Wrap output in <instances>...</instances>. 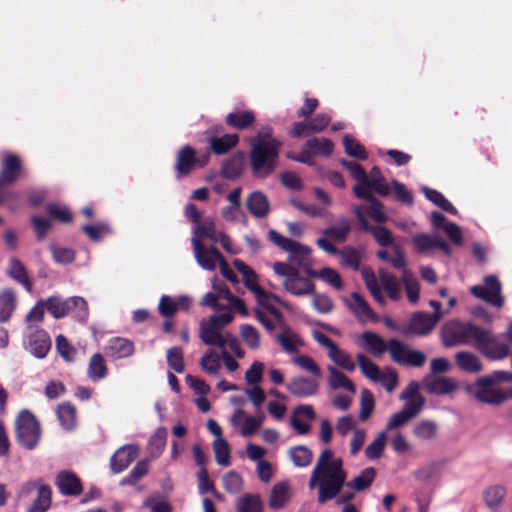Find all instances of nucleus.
<instances>
[{
    "mask_svg": "<svg viewBox=\"0 0 512 512\" xmlns=\"http://www.w3.org/2000/svg\"><path fill=\"white\" fill-rule=\"evenodd\" d=\"M139 449L135 445H125L119 448L111 458V469L115 473L125 470L138 456Z\"/></svg>",
    "mask_w": 512,
    "mask_h": 512,
    "instance_id": "obj_26",
    "label": "nucleus"
},
{
    "mask_svg": "<svg viewBox=\"0 0 512 512\" xmlns=\"http://www.w3.org/2000/svg\"><path fill=\"white\" fill-rule=\"evenodd\" d=\"M16 308V296L12 289L0 292V323L9 320Z\"/></svg>",
    "mask_w": 512,
    "mask_h": 512,
    "instance_id": "obj_40",
    "label": "nucleus"
},
{
    "mask_svg": "<svg viewBox=\"0 0 512 512\" xmlns=\"http://www.w3.org/2000/svg\"><path fill=\"white\" fill-rule=\"evenodd\" d=\"M361 275L367 289L370 291L373 298L378 303L383 305L385 303V298L382 294L376 274L372 270L365 268L362 270Z\"/></svg>",
    "mask_w": 512,
    "mask_h": 512,
    "instance_id": "obj_46",
    "label": "nucleus"
},
{
    "mask_svg": "<svg viewBox=\"0 0 512 512\" xmlns=\"http://www.w3.org/2000/svg\"><path fill=\"white\" fill-rule=\"evenodd\" d=\"M439 239L436 235L421 233L413 236L412 242L419 252L428 253L437 248Z\"/></svg>",
    "mask_w": 512,
    "mask_h": 512,
    "instance_id": "obj_56",
    "label": "nucleus"
},
{
    "mask_svg": "<svg viewBox=\"0 0 512 512\" xmlns=\"http://www.w3.org/2000/svg\"><path fill=\"white\" fill-rule=\"evenodd\" d=\"M506 491L502 486L495 485L487 488L483 493L485 504L491 510H497L502 504Z\"/></svg>",
    "mask_w": 512,
    "mask_h": 512,
    "instance_id": "obj_51",
    "label": "nucleus"
},
{
    "mask_svg": "<svg viewBox=\"0 0 512 512\" xmlns=\"http://www.w3.org/2000/svg\"><path fill=\"white\" fill-rule=\"evenodd\" d=\"M378 274L382 288L387 292L391 299L397 300L399 298V285L397 279L384 269H380Z\"/></svg>",
    "mask_w": 512,
    "mask_h": 512,
    "instance_id": "obj_57",
    "label": "nucleus"
},
{
    "mask_svg": "<svg viewBox=\"0 0 512 512\" xmlns=\"http://www.w3.org/2000/svg\"><path fill=\"white\" fill-rule=\"evenodd\" d=\"M208 161L206 157L203 161H198L195 156V150L189 146H183L177 153L175 169L179 176L189 174L195 167H202Z\"/></svg>",
    "mask_w": 512,
    "mask_h": 512,
    "instance_id": "obj_22",
    "label": "nucleus"
},
{
    "mask_svg": "<svg viewBox=\"0 0 512 512\" xmlns=\"http://www.w3.org/2000/svg\"><path fill=\"white\" fill-rule=\"evenodd\" d=\"M7 274L15 281L22 284L28 292L32 291V284L28 279L24 264L17 258H10Z\"/></svg>",
    "mask_w": 512,
    "mask_h": 512,
    "instance_id": "obj_38",
    "label": "nucleus"
},
{
    "mask_svg": "<svg viewBox=\"0 0 512 512\" xmlns=\"http://www.w3.org/2000/svg\"><path fill=\"white\" fill-rule=\"evenodd\" d=\"M191 302V299L187 296L172 298L170 296L163 295L159 301L158 310L161 315L170 317L178 310H188L191 306Z\"/></svg>",
    "mask_w": 512,
    "mask_h": 512,
    "instance_id": "obj_30",
    "label": "nucleus"
},
{
    "mask_svg": "<svg viewBox=\"0 0 512 512\" xmlns=\"http://www.w3.org/2000/svg\"><path fill=\"white\" fill-rule=\"evenodd\" d=\"M192 247L196 262L204 270H215L224 259L214 244L206 246L205 244H199L198 241L195 240L193 241Z\"/></svg>",
    "mask_w": 512,
    "mask_h": 512,
    "instance_id": "obj_15",
    "label": "nucleus"
},
{
    "mask_svg": "<svg viewBox=\"0 0 512 512\" xmlns=\"http://www.w3.org/2000/svg\"><path fill=\"white\" fill-rule=\"evenodd\" d=\"M268 239L277 247L289 253V260L297 265H305L312 253V249L300 242L289 239L275 230L268 232Z\"/></svg>",
    "mask_w": 512,
    "mask_h": 512,
    "instance_id": "obj_12",
    "label": "nucleus"
},
{
    "mask_svg": "<svg viewBox=\"0 0 512 512\" xmlns=\"http://www.w3.org/2000/svg\"><path fill=\"white\" fill-rule=\"evenodd\" d=\"M212 287L215 290V294H217L220 299H225L228 301L227 311L234 309L240 312L242 315L248 314L245 303L240 298L234 296L225 284H219L217 283L216 279L213 278Z\"/></svg>",
    "mask_w": 512,
    "mask_h": 512,
    "instance_id": "obj_35",
    "label": "nucleus"
},
{
    "mask_svg": "<svg viewBox=\"0 0 512 512\" xmlns=\"http://www.w3.org/2000/svg\"><path fill=\"white\" fill-rule=\"evenodd\" d=\"M51 506V489L47 485H40L37 498L31 504L28 512H46Z\"/></svg>",
    "mask_w": 512,
    "mask_h": 512,
    "instance_id": "obj_49",
    "label": "nucleus"
},
{
    "mask_svg": "<svg viewBox=\"0 0 512 512\" xmlns=\"http://www.w3.org/2000/svg\"><path fill=\"white\" fill-rule=\"evenodd\" d=\"M167 441V430L163 427L157 429V431L151 436L149 440V447L151 450V456L158 457L165 449Z\"/></svg>",
    "mask_w": 512,
    "mask_h": 512,
    "instance_id": "obj_62",
    "label": "nucleus"
},
{
    "mask_svg": "<svg viewBox=\"0 0 512 512\" xmlns=\"http://www.w3.org/2000/svg\"><path fill=\"white\" fill-rule=\"evenodd\" d=\"M289 457L296 467H307L312 463L313 453L304 445L295 446L289 449Z\"/></svg>",
    "mask_w": 512,
    "mask_h": 512,
    "instance_id": "obj_44",
    "label": "nucleus"
},
{
    "mask_svg": "<svg viewBox=\"0 0 512 512\" xmlns=\"http://www.w3.org/2000/svg\"><path fill=\"white\" fill-rule=\"evenodd\" d=\"M57 416L65 430H72L76 425V410L69 403H62L57 408Z\"/></svg>",
    "mask_w": 512,
    "mask_h": 512,
    "instance_id": "obj_50",
    "label": "nucleus"
},
{
    "mask_svg": "<svg viewBox=\"0 0 512 512\" xmlns=\"http://www.w3.org/2000/svg\"><path fill=\"white\" fill-rule=\"evenodd\" d=\"M213 451L215 460L219 465L225 467L230 465V446L225 439H215L213 442Z\"/></svg>",
    "mask_w": 512,
    "mask_h": 512,
    "instance_id": "obj_61",
    "label": "nucleus"
},
{
    "mask_svg": "<svg viewBox=\"0 0 512 512\" xmlns=\"http://www.w3.org/2000/svg\"><path fill=\"white\" fill-rule=\"evenodd\" d=\"M342 165L347 169L350 175L356 180L357 184L353 187V193L356 196H364V188L367 185V173L356 162L343 160Z\"/></svg>",
    "mask_w": 512,
    "mask_h": 512,
    "instance_id": "obj_37",
    "label": "nucleus"
},
{
    "mask_svg": "<svg viewBox=\"0 0 512 512\" xmlns=\"http://www.w3.org/2000/svg\"><path fill=\"white\" fill-rule=\"evenodd\" d=\"M361 339L362 347L374 356H379L388 350V345L386 346L383 339L375 333L364 332Z\"/></svg>",
    "mask_w": 512,
    "mask_h": 512,
    "instance_id": "obj_41",
    "label": "nucleus"
},
{
    "mask_svg": "<svg viewBox=\"0 0 512 512\" xmlns=\"http://www.w3.org/2000/svg\"><path fill=\"white\" fill-rule=\"evenodd\" d=\"M422 191L429 201L434 203L436 206L441 208L443 211L450 213L452 215H457V213H458L457 209L453 206V204L450 201H448L444 197L443 194H441L437 190L430 189L428 187H423Z\"/></svg>",
    "mask_w": 512,
    "mask_h": 512,
    "instance_id": "obj_48",
    "label": "nucleus"
},
{
    "mask_svg": "<svg viewBox=\"0 0 512 512\" xmlns=\"http://www.w3.org/2000/svg\"><path fill=\"white\" fill-rule=\"evenodd\" d=\"M250 145L253 174L257 178H266L276 168L281 143L272 137V128L264 126L250 139Z\"/></svg>",
    "mask_w": 512,
    "mask_h": 512,
    "instance_id": "obj_2",
    "label": "nucleus"
},
{
    "mask_svg": "<svg viewBox=\"0 0 512 512\" xmlns=\"http://www.w3.org/2000/svg\"><path fill=\"white\" fill-rule=\"evenodd\" d=\"M386 441V431L379 432L376 438L365 448V456L370 460L378 459L384 451Z\"/></svg>",
    "mask_w": 512,
    "mask_h": 512,
    "instance_id": "obj_59",
    "label": "nucleus"
},
{
    "mask_svg": "<svg viewBox=\"0 0 512 512\" xmlns=\"http://www.w3.org/2000/svg\"><path fill=\"white\" fill-rule=\"evenodd\" d=\"M328 377L327 383L333 390L343 389L352 395L356 393V387L353 382L344 373L339 371L336 367L329 365L327 367Z\"/></svg>",
    "mask_w": 512,
    "mask_h": 512,
    "instance_id": "obj_36",
    "label": "nucleus"
},
{
    "mask_svg": "<svg viewBox=\"0 0 512 512\" xmlns=\"http://www.w3.org/2000/svg\"><path fill=\"white\" fill-rule=\"evenodd\" d=\"M272 269L281 279V285L287 293L297 297L314 294V284L309 278L300 275L297 268L284 262H275Z\"/></svg>",
    "mask_w": 512,
    "mask_h": 512,
    "instance_id": "obj_5",
    "label": "nucleus"
},
{
    "mask_svg": "<svg viewBox=\"0 0 512 512\" xmlns=\"http://www.w3.org/2000/svg\"><path fill=\"white\" fill-rule=\"evenodd\" d=\"M292 496V489L288 481H280L272 487L269 498L268 506L273 510L283 509L290 501Z\"/></svg>",
    "mask_w": 512,
    "mask_h": 512,
    "instance_id": "obj_25",
    "label": "nucleus"
},
{
    "mask_svg": "<svg viewBox=\"0 0 512 512\" xmlns=\"http://www.w3.org/2000/svg\"><path fill=\"white\" fill-rule=\"evenodd\" d=\"M200 366L208 374H216L221 368L220 356L212 349L206 351L200 360Z\"/></svg>",
    "mask_w": 512,
    "mask_h": 512,
    "instance_id": "obj_64",
    "label": "nucleus"
},
{
    "mask_svg": "<svg viewBox=\"0 0 512 512\" xmlns=\"http://www.w3.org/2000/svg\"><path fill=\"white\" fill-rule=\"evenodd\" d=\"M347 305L360 322L366 323L377 320L376 314L360 294L356 292L352 293L350 299L347 301Z\"/></svg>",
    "mask_w": 512,
    "mask_h": 512,
    "instance_id": "obj_27",
    "label": "nucleus"
},
{
    "mask_svg": "<svg viewBox=\"0 0 512 512\" xmlns=\"http://www.w3.org/2000/svg\"><path fill=\"white\" fill-rule=\"evenodd\" d=\"M87 374L88 377L93 381H98L106 377L107 366L103 356L100 353H95L90 358Z\"/></svg>",
    "mask_w": 512,
    "mask_h": 512,
    "instance_id": "obj_45",
    "label": "nucleus"
},
{
    "mask_svg": "<svg viewBox=\"0 0 512 512\" xmlns=\"http://www.w3.org/2000/svg\"><path fill=\"white\" fill-rule=\"evenodd\" d=\"M239 331L242 340L249 348L258 349L260 347V334L254 326L242 324Z\"/></svg>",
    "mask_w": 512,
    "mask_h": 512,
    "instance_id": "obj_63",
    "label": "nucleus"
},
{
    "mask_svg": "<svg viewBox=\"0 0 512 512\" xmlns=\"http://www.w3.org/2000/svg\"><path fill=\"white\" fill-rule=\"evenodd\" d=\"M353 212H354L359 224L361 225V228L365 232L372 234V236L374 237V239L380 246L387 247V246L392 245L393 238H392L391 233L383 226L370 225L367 222L366 218L364 217L363 207L354 206Z\"/></svg>",
    "mask_w": 512,
    "mask_h": 512,
    "instance_id": "obj_20",
    "label": "nucleus"
},
{
    "mask_svg": "<svg viewBox=\"0 0 512 512\" xmlns=\"http://www.w3.org/2000/svg\"><path fill=\"white\" fill-rule=\"evenodd\" d=\"M356 359L360 370L369 380L381 383L388 392H392L395 389L398 376L393 369L385 368L381 370L363 354H358Z\"/></svg>",
    "mask_w": 512,
    "mask_h": 512,
    "instance_id": "obj_10",
    "label": "nucleus"
},
{
    "mask_svg": "<svg viewBox=\"0 0 512 512\" xmlns=\"http://www.w3.org/2000/svg\"><path fill=\"white\" fill-rule=\"evenodd\" d=\"M480 328L469 322L448 321L441 328V342L447 348L468 345L471 342L475 344Z\"/></svg>",
    "mask_w": 512,
    "mask_h": 512,
    "instance_id": "obj_7",
    "label": "nucleus"
},
{
    "mask_svg": "<svg viewBox=\"0 0 512 512\" xmlns=\"http://www.w3.org/2000/svg\"><path fill=\"white\" fill-rule=\"evenodd\" d=\"M351 232V221L341 216L335 224L325 228L322 231L323 236L316 240V245L319 249L324 252L336 255L339 253V249L333 243H344Z\"/></svg>",
    "mask_w": 512,
    "mask_h": 512,
    "instance_id": "obj_8",
    "label": "nucleus"
},
{
    "mask_svg": "<svg viewBox=\"0 0 512 512\" xmlns=\"http://www.w3.org/2000/svg\"><path fill=\"white\" fill-rule=\"evenodd\" d=\"M222 231L216 229L214 218L206 217L201 220L192 229L191 244L197 240L199 244H204L205 239H209L213 244L218 242L219 235Z\"/></svg>",
    "mask_w": 512,
    "mask_h": 512,
    "instance_id": "obj_23",
    "label": "nucleus"
},
{
    "mask_svg": "<svg viewBox=\"0 0 512 512\" xmlns=\"http://www.w3.org/2000/svg\"><path fill=\"white\" fill-rule=\"evenodd\" d=\"M264 421V415L251 416L247 415L241 408L236 409L230 418V422L234 427H240V433L244 437L251 436Z\"/></svg>",
    "mask_w": 512,
    "mask_h": 512,
    "instance_id": "obj_18",
    "label": "nucleus"
},
{
    "mask_svg": "<svg viewBox=\"0 0 512 512\" xmlns=\"http://www.w3.org/2000/svg\"><path fill=\"white\" fill-rule=\"evenodd\" d=\"M311 275L313 277L323 280L325 283H327L336 290H341L343 287L342 279L335 269L325 267L317 271L311 272Z\"/></svg>",
    "mask_w": 512,
    "mask_h": 512,
    "instance_id": "obj_54",
    "label": "nucleus"
},
{
    "mask_svg": "<svg viewBox=\"0 0 512 512\" xmlns=\"http://www.w3.org/2000/svg\"><path fill=\"white\" fill-rule=\"evenodd\" d=\"M333 144L326 138H313L309 140L304 148V152L312 155L327 156L332 152Z\"/></svg>",
    "mask_w": 512,
    "mask_h": 512,
    "instance_id": "obj_53",
    "label": "nucleus"
},
{
    "mask_svg": "<svg viewBox=\"0 0 512 512\" xmlns=\"http://www.w3.org/2000/svg\"><path fill=\"white\" fill-rule=\"evenodd\" d=\"M362 199L367 202L366 205H360L363 207L364 214L367 212L374 221L379 223L386 221L387 216L383 211V205L380 201L373 196L363 197Z\"/></svg>",
    "mask_w": 512,
    "mask_h": 512,
    "instance_id": "obj_52",
    "label": "nucleus"
},
{
    "mask_svg": "<svg viewBox=\"0 0 512 512\" xmlns=\"http://www.w3.org/2000/svg\"><path fill=\"white\" fill-rule=\"evenodd\" d=\"M413 436L420 442H433L438 438L439 426L432 420H421L413 425Z\"/></svg>",
    "mask_w": 512,
    "mask_h": 512,
    "instance_id": "obj_33",
    "label": "nucleus"
},
{
    "mask_svg": "<svg viewBox=\"0 0 512 512\" xmlns=\"http://www.w3.org/2000/svg\"><path fill=\"white\" fill-rule=\"evenodd\" d=\"M244 160L243 153H238L226 160L221 168L222 176L227 179H235L240 176L244 167Z\"/></svg>",
    "mask_w": 512,
    "mask_h": 512,
    "instance_id": "obj_39",
    "label": "nucleus"
},
{
    "mask_svg": "<svg viewBox=\"0 0 512 512\" xmlns=\"http://www.w3.org/2000/svg\"><path fill=\"white\" fill-rule=\"evenodd\" d=\"M286 388L295 397L307 398L318 392V378L295 376L286 384Z\"/></svg>",
    "mask_w": 512,
    "mask_h": 512,
    "instance_id": "obj_19",
    "label": "nucleus"
},
{
    "mask_svg": "<svg viewBox=\"0 0 512 512\" xmlns=\"http://www.w3.org/2000/svg\"><path fill=\"white\" fill-rule=\"evenodd\" d=\"M512 379L506 371H494L490 375L480 377L471 388L473 396L482 403L497 405L508 398V393L500 385Z\"/></svg>",
    "mask_w": 512,
    "mask_h": 512,
    "instance_id": "obj_3",
    "label": "nucleus"
},
{
    "mask_svg": "<svg viewBox=\"0 0 512 512\" xmlns=\"http://www.w3.org/2000/svg\"><path fill=\"white\" fill-rule=\"evenodd\" d=\"M238 140L239 137L237 134H226L222 137H212L210 139V147L215 154L222 155L235 147Z\"/></svg>",
    "mask_w": 512,
    "mask_h": 512,
    "instance_id": "obj_43",
    "label": "nucleus"
},
{
    "mask_svg": "<svg viewBox=\"0 0 512 512\" xmlns=\"http://www.w3.org/2000/svg\"><path fill=\"white\" fill-rule=\"evenodd\" d=\"M388 351L392 359L401 365L421 367L426 361V356L423 352L412 349L396 340L389 342Z\"/></svg>",
    "mask_w": 512,
    "mask_h": 512,
    "instance_id": "obj_14",
    "label": "nucleus"
},
{
    "mask_svg": "<svg viewBox=\"0 0 512 512\" xmlns=\"http://www.w3.org/2000/svg\"><path fill=\"white\" fill-rule=\"evenodd\" d=\"M470 293L494 307H501L504 299L501 294V284L494 275L484 277L483 283L470 288Z\"/></svg>",
    "mask_w": 512,
    "mask_h": 512,
    "instance_id": "obj_13",
    "label": "nucleus"
},
{
    "mask_svg": "<svg viewBox=\"0 0 512 512\" xmlns=\"http://www.w3.org/2000/svg\"><path fill=\"white\" fill-rule=\"evenodd\" d=\"M440 469L441 463L431 461L418 467L413 472V477L418 481L426 483L433 479L440 472Z\"/></svg>",
    "mask_w": 512,
    "mask_h": 512,
    "instance_id": "obj_58",
    "label": "nucleus"
},
{
    "mask_svg": "<svg viewBox=\"0 0 512 512\" xmlns=\"http://www.w3.org/2000/svg\"><path fill=\"white\" fill-rule=\"evenodd\" d=\"M291 361L294 365L310 373L312 376L316 378L321 377L322 372L320 367L310 356L297 353L291 358Z\"/></svg>",
    "mask_w": 512,
    "mask_h": 512,
    "instance_id": "obj_55",
    "label": "nucleus"
},
{
    "mask_svg": "<svg viewBox=\"0 0 512 512\" xmlns=\"http://www.w3.org/2000/svg\"><path fill=\"white\" fill-rule=\"evenodd\" d=\"M457 367L466 373H479L483 370L481 359L473 352L459 351L454 356Z\"/></svg>",
    "mask_w": 512,
    "mask_h": 512,
    "instance_id": "obj_32",
    "label": "nucleus"
},
{
    "mask_svg": "<svg viewBox=\"0 0 512 512\" xmlns=\"http://www.w3.org/2000/svg\"><path fill=\"white\" fill-rule=\"evenodd\" d=\"M46 310L55 318H63L72 310V306H80V311L75 313V318L84 322L88 317V306L84 298L79 296L62 299L58 296H52L43 300Z\"/></svg>",
    "mask_w": 512,
    "mask_h": 512,
    "instance_id": "obj_9",
    "label": "nucleus"
},
{
    "mask_svg": "<svg viewBox=\"0 0 512 512\" xmlns=\"http://www.w3.org/2000/svg\"><path fill=\"white\" fill-rule=\"evenodd\" d=\"M134 343L123 337H113L109 339L104 351L112 359L128 358L134 353Z\"/></svg>",
    "mask_w": 512,
    "mask_h": 512,
    "instance_id": "obj_24",
    "label": "nucleus"
},
{
    "mask_svg": "<svg viewBox=\"0 0 512 512\" xmlns=\"http://www.w3.org/2000/svg\"><path fill=\"white\" fill-rule=\"evenodd\" d=\"M276 340L287 354H297L299 348L303 346L301 337L292 329L284 327L276 335Z\"/></svg>",
    "mask_w": 512,
    "mask_h": 512,
    "instance_id": "obj_34",
    "label": "nucleus"
},
{
    "mask_svg": "<svg viewBox=\"0 0 512 512\" xmlns=\"http://www.w3.org/2000/svg\"><path fill=\"white\" fill-rule=\"evenodd\" d=\"M23 174L19 157L13 153L5 152L1 158L0 188L15 182Z\"/></svg>",
    "mask_w": 512,
    "mask_h": 512,
    "instance_id": "obj_16",
    "label": "nucleus"
},
{
    "mask_svg": "<svg viewBox=\"0 0 512 512\" xmlns=\"http://www.w3.org/2000/svg\"><path fill=\"white\" fill-rule=\"evenodd\" d=\"M376 476V470L372 467L365 468L350 481H347V472L344 469L343 460L335 456L331 449H324L319 455L312 470L308 486L310 489L318 487L317 501L324 504L335 498L347 487L360 492L368 489Z\"/></svg>",
    "mask_w": 512,
    "mask_h": 512,
    "instance_id": "obj_1",
    "label": "nucleus"
},
{
    "mask_svg": "<svg viewBox=\"0 0 512 512\" xmlns=\"http://www.w3.org/2000/svg\"><path fill=\"white\" fill-rule=\"evenodd\" d=\"M437 323V319L424 312L415 313L406 328L407 334L426 335L430 333Z\"/></svg>",
    "mask_w": 512,
    "mask_h": 512,
    "instance_id": "obj_28",
    "label": "nucleus"
},
{
    "mask_svg": "<svg viewBox=\"0 0 512 512\" xmlns=\"http://www.w3.org/2000/svg\"><path fill=\"white\" fill-rule=\"evenodd\" d=\"M246 206L255 218H265L270 210L269 200L261 191L250 193L246 199Z\"/></svg>",
    "mask_w": 512,
    "mask_h": 512,
    "instance_id": "obj_31",
    "label": "nucleus"
},
{
    "mask_svg": "<svg viewBox=\"0 0 512 512\" xmlns=\"http://www.w3.org/2000/svg\"><path fill=\"white\" fill-rule=\"evenodd\" d=\"M56 486L66 496H77L82 492L80 479L70 471H61L56 477Z\"/></svg>",
    "mask_w": 512,
    "mask_h": 512,
    "instance_id": "obj_29",
    "label": "nucleus"
},
{
    "mask_svg": "<svg viewBox=\"0 0 512 512\" xmlns=\"http://www.w3.org/2000/svg\"><path fill=\"white\" fill-rule=\"evenodd\" d=\"M255 121V115L252 111H237L229 113L226 116V123L235 129L244 130Z\"/></svg>",
    "mask_w": 512,
    "mask_h": 512,
    "instance_id": "obj_42",
    "label": "nucleus"
},
{
    "mask_svg": "<svg viewBox=\"0 0 512 512\" xmlns=\"http://www.w3.org/2000/svg\"><path fill=\"white\" fill-rule=\"evenodd\" d=\"M238 512H262V502L258 495L246 494L237 500Z\"/></svg>",
    "mask_w": 512,
    "mask_h": 512,
    "instance_id": "obj_60",
    "label": "nucleus"
},
{
    "mask_svg": "<svg viewBox=\"0 0 512 512\" xmlns=\"http://www.w3.org/2000/svg\"><path fill=\"white\" fill-rule=\"evenodd\" d=\"M25 349L38 359L46 357L51 348V339L44 330H31L24 341Z\"/></svg>",
    "mask_w": 512,
    "mask_h": 512,
    "instance_id": "obj_17",
    "label": "nucleus"
},
{
    "mask_svg": "<svg viewBox=\"0 0 512 512\" xmlns=\"http://www.w3.org/2000/svg\"><path fill=\"white\" fill-rule=\"evenodd\" d=\"M15 427L19 443L27 449L35 448L40 439V427L35 417L24 410L17 416Z\"/></svg>",
    "mask_w": 512,
    "mask_h": 512,
    "instance_id": "obj_11",
    "label": "nucleus"
},
{
    "mask_svg": "<svg viewBox=\"0 0 512 512\" xmlns=\"http://www.w3.org/2000/svg\"><path fill=\"white\" fill-rule=\"evenodd\" d=\"M427 392L435 395H449L459 388L458 382L446 376L428 375L423 380Z\"/></svg>",
    "mask_w": 512,
    "mask_h": 512,
    "instance_id": "obj_21",
    "label": "nucleus"
},
{
    "mask_svg": "<svg viewBox=\"0 0 512 512\" xmlns=\"http://www.w3.org/2000/svg\"><path fill=\"white\" fill-rule=\"evenodd\" d=\"M234 319L232 311L214 314L204 318L199 324V338L209 346H222L225 336L230 332L223 330Z\"/></svg>",
    "mask_w": 512,
    "mask_h": 512,
    "instance_id": "obj_6",
    "label": "nucleus"
},
{
    "mask_svg": "<svg viewBox=\"0 0 512 512\" xmlns=\"http://www.w3.org/2000/svg\"><path fill=\"white\" fill-rule=\"evenodd\" d=\"M329 359L343 370L352 372L355 370V362L352 357L344 350L340 349L338 345L327 353Z\"/></svg>",
    "mask_w": 512,
    "mask_h": 512,
    "instance_id": "obj_47",
    "label": "nucleus"
},
{
    "mask_svg": "<svg viewBox=\"0 0 512 512\" xmlns=\"http://www.w3.org/2000/svg\"><path fill=\"white\" fill-rule=\"evenodd\" d=\"M512 325L506 333L493 334L490 330L480 328L475 348L489 360H502L510 354L512 343Z\"/></svg>",
    "mask_w": 512,
    "mask_h": 512,
    "instance_id": "obj_4",
    "label": "nucleus"
}]
</instances>
